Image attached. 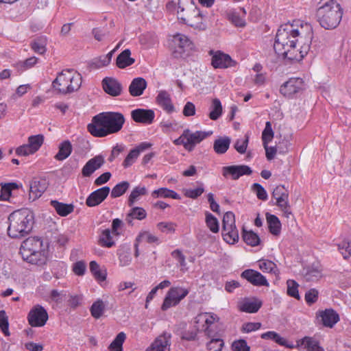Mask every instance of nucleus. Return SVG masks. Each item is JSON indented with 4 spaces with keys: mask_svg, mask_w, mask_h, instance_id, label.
I'll return each mask as SVG.
<instances>
[{
    "mask_svg": "<svg viewBox=\"0 0 351 351\" xmlns=\"http://www.w3.org/2000/svg\"><path fill=\"white\" fill-rule=\"evenodd\" d=\"M47 189L45 180H34L29 187V199L35 200L40 197Z\"/></svg>",
    "mask_w": 351,
    "mask_h": 351,
    "instance_id": "obj_20",
    "label": "nucleus"
},
{
    "mask_svg": "<svg viewBox=\"0 0 351 351\" xmlns=\"http://www.w3.org/2000/svg\"><path fill=\"white\" fill-rule=\"evenodd\" d=\"M147 83L146 80L141 77H136L132 80L129 86V93L132 97H138L143 94L146 89Z\"/></svg>",
    "mask_w": 351,
    "mask_h": 351,
    "instance_id": "obj_18",
    "label": "nucleus"
},
{
    "mask_svg": "<svg viewBox=\"0 0 351 351\" xmlns=\"http://www.w3.org/2000/svg\"><path fill=\"white\" fill-rule=\"evenodd\" d=\"M132 119L137 123L150 124L154 119V112L152 110L138 108L131 112Z\"/></svg>",
    "mask_w": 351,
    "mask_h": 351,
    "instance_id": "obj_14",
    "label": "nucleus"
},
{
    "mask_svg": "<svg viewBox=\"0 0 351 351\" xmlns=\"http://www.w3.org/2000/svg\"><path fill=\"white\" fill-rule=\"evenodd\" d=\"M90 270L97 280L104 281L106 280V271H101L96 261H93L90 263Z\"/></svg>",
    "mask_w": 351,
    "mask_h": 351,
    "instance_id": "obj_44",
    "label": "nucleus"
},
{
    "mask_svg": "<svg viewBox=\"0 0 351 351\" xmlns=\"http://www.w3.org/2000/svg\"><path fill=\"white\" fill-rule=\"evenodd\" d=\"M173 42L178 45V48L183 51L192 49L193 45L190 39L185 35L177 34L173 36Z\"/></svg>",
    "mask_w": 351,
    "mask_h": 351,
    "instance_id": "obj_29",
    "label": "nucleus"
},
{
    "mask_svg": "<svg viewBox=\"0 0 351 351\" xmlns=\"http://www.w3.org/2000/svg\"><path fill=\"white\" fill-rule=\"evenodd\" d=\"M242 237L247 245L252 247L259 245L261 242L258 235L252 230L247 231L243 229Z\"/></svg>",
    "mask_w": 351,
    "mask_h": 351,
    "instance_id": "obj_33",
    "label": "nucleus"
},
{
    "mask_svg": "<svg viewBox=\"0 0 351 351\" xmlns=\"http://www.w3.org/2000/svg\"><path fill=\"white\" fill-rule=\"evenodd\" d=\"M209 54L212 56L211 65L215 69H226L236 65V62L228 54L221 51L210 50Z\"/></svg>",
    "mask_w": 351,
    "mask_h": 351,
    "instance_id": "obj_8",
    "label": "nucleus"
},
{
    "mask_svg": "<svg viewBox=\"0 0 351 351\" xmlns=\"http://www.w3.org/2000/svg\"><path fill=\"white\" fill-rule=\"evenodd\" d=\"M190 12L192 19L186 20L189 22V25L195 29H204L206 25L203 23V16L200 11L195 7H191Z\"/></svg>",
    "mask_w": 351,
    "mask_h": 351,
    "instance_id": "obj_22",
    "label": "nucleus"
},
{
    "mask_svg": "<svg viewBox=\"0 0 351 351\" xmlns=\"http://www.w3.org/2000/svg\"><path fill=\"white\" fill-rule=\"evenodd\" d=\"M131 51L130 49H126L123 50L120 54L118 55L116 59V65L120 69H124L134 63V58L130 57Z\"/></svg>",
    "mask_w": 351,
    "mask_h": 351,
    "instance_id": "obj_24",
    "label": "nucleus"
},
{
    "mask_svg": "<svg viewBox=\"0 0 351 351\" xmlns=\"http://www.w3.org/2000/svg\"><path fill=\"white\" fill-rule=\"evenodd\" d=\"M156 101L168 113L174 111V106L171 103L170 95L167 91H160L156 97Z\"/></svg>",
    "mask_w": 351,
    "mask_h": 351,
    "instance_id": "obj_21",
    "label": "nucleus"
},
{
    "mask_svg": "<svg viewBox=\"0 0 351 351\" xmlns=\"http://www.w3.org/2000/svg\"><path fill=\"white\" fill-rule=\"evenodd\" d=\"M241 276L254 286H269L265 277L256 270L251 269H245L241 273Z\"/></svg>",
    "mask_w": 351,
    "mask_h": 351,
    "instance_id": "obj_11",
    "label": "nucleus"
},
{
    "mask_svg": "<svg viewBox=\"0 0 351 351\" xmlns=\"http://www.w3.org/2000/svg\"><path fill=\"white\" fill-rule=\"evenodd\" d=\"M287 294L298 300H300V296L298 293L299 285L294 280H288L287 281Z\"/></svg>",
    "mask_w": 351,
    "mask_h": 351,
    "instance_id": "obj_50",
    "label": "nucleus"
},
{
    "mask_svg": "<svg viewBox=\"0 0 351 351\" xmlns=\"http://www.w3.org/2000/svg\"><path fill=\"white\" fill-rule=\"evenodd\" d=\"M99 244L106 247H111L114 245L115 243L112 239L110 229H106L101 232L99 239Z\"/></svg>",
    "mask_w": 351,
    "mask_h": 351,
    "instance_id": "obj_39",
    "label": "nucleus"
},
{
    "mask_svg": "<svg viewBox=\"0 0 351 351\" xmlns=\"http://www.w3.org/2000/svg\"><path fill=\"white\" fill-rule=\"evenodd\" d=\"M322 277V270L317 267H308L304 274V278L308 282H317Z\"/></svg>",
    "mask_w": 351,
    "mask_h": 351,
    "instance_id": "obj_32",
    "label": "nucleus"
},
{
    "mask_svg": "<svg viewBox=\"0 0 351 351\" xmlns=\"http://www.w3.org/2000/svg\"><path fill=\"white\" fill-rule=\"evenodd\" d=\"M222 231L223 239L228 243L234 244L239 241V233L236 226L234 228L230 227V229L222 230Z\"/></svg>",
    "mask_w": 351,
    "mask_h": 351,
    "instance_id": "obj_38",
    "label": "nucleus"
},
{
    "mask_svg": "<svg viewBox=\"0 0 351 351\" xmlns=\"http://www.w3.org/2000/svg\"><path fill=\"white\" fill-rule=\"evenodd\" d=\"M169 294L172 297L173 300H176V302H180L183 298H184L189 293V290L182 287H172L169 291Z\"/></svg>",
    "mask_w": 351,
    "mask_h": 351,
    "instance_id": "obj_40",
    "label": "nucleus"
},
{
    "mask_svg": "<svg viewBox=\"0 0 351 351\" xmlns=\"http://www.w3.org/2000/svg\"><path fill=\"white\" fill-rule=\"evenodd\" d=\"M147 194V189L145 187H135L132 191L131 192L129 198H128V205L129 206H132L134 203L138 199V197L141 195H145Z\"/></svg>",
    "mask_w": 351,
    "mask_h": 351,
    "instance_id": "obj_48",
    "label": "nucleus"
},
{
    "mask_svg": "<svg viewBox=\"0 0 351 351\" xmlns=\"http://www.w3.org/2000/svg\"><path fill=\"white\" fill-rule=\"evenodd\" d=\"M119 257L121 266L128 265L132 261L130 247H125V250H124L123 248L121 249L119 253Z\"/></svg>",
    "mask_w": 351,
    "mask_h": 351,
    "instance_id": "obj_54",
    "label": "nucleus"
},
{
    "mask_svg": "<svg viewBox=\"0 0 351 351\" xmlns=\"http://www.w3.org/2000/svg\"><path fill=\"white\" fill-rule=\"evenodd\" d=\"M272 196L277 200L280 199L281 197H289V193L287 189L285 187L284 185L277 186L273 193Z\"/></svg>",
    "mask_w": 351,
    "mask_h": 351,
    "instance_id": "obj_62",
    "label": "nucleus"
},
{
    "mask_svg": "<svg viewBox=\"0 0 351 351\" xmlns=\"http://www.w3.org/2000/svg\"><path fill=\"white\" fill-rule=\"evenodd\" d=\"M38 59L36 57H31L26 59L23 62H19L16 63V66L19 71H23L27 69L32 67L37 62Z\"/></svg>",
    "mask_w": 351,
    "mask_h": 351,
    "instance_id": "obj_56",
    "label": "nucleus"
},
{
    "mask_svg": "<svg viewBox=\"0 0 351 351\" xmlns=\"http://www.w3.org/2000/svg\"><path fill=\"white\" fill-rule=\"evenodd\" d=\"M44 137L41 134L31 136L28 138V145L33 151L37 152L43 143Z\"/></svg>",
    "mask_w": 351,
    "mask_h": 351,
    "instance_id": "obj_53",
    "label": "nucleus"
},
{
    "mask_svg": "<svg viewBox=\"0 0 351 351\" xmlns=\"http://www.w3.org/2000/svg\"><path fill=\"white\" fill-rule=\"evenodd\" d=\"M19 186L16 183L10 182L6 183L1 186L0 199L1 200H9L12 191L15 189H18Z\"/></svg>",
    "mask_w": 351,
    "mask_h": 351,
    "instance_id": "obj_41",
    "label": "nucleus"
},
{
    "mask_svg": "<svg viewBox=\"0 0 351 351\" xmlns=\"http://www.w3.org/2000/svg\"><path fill=\"white\" fill-rule=\"evenodd\" d=\"M35 243L36 245H41V242L39 239L35 240L34 238L27 239L22 245L21 253L23 258L28 263L34 265H41L45 263V258L43 257L41 252L33 248L31 245Z\"/></svg>",
    "mask_w": 351,
    "mask_h": 351,
    "instance_id": "obj_6",
    "label": "nucleus"
},
{
    "mask_svg": "<svg viewBox=\"0 0 351 351\" xmlns=\"http://www.w3.org/2000/svg\"><path fill=\"white\" fill-rule=\"evenodd\" d=\"M224 343L221 339H212L207 343V348L209 351H221Z\"/></svg>",
    "mask_w": 351,
    "mask_h": 351,
    "instance_id": "obj_58",
    "label": "nucleus"
},
{
    "mask_svg": "<svg viewBox=\"0 0 351 351\" xmlns=\"http://www.w3.org/2000/svg\"><path fill=\"white\" fill-rule=\"evenodd\" d=\"M124 123V116L120 112H101L93 117L87 129L93 136L104 137L119 132Z\"/></svg>",
    "mask_w": 351,
    "mask_h": 351,
    "instance_id": "obj_2",
    "label": "nucleus"
},
{
    "mask_svg": "<svg viewBox=\"0 0 351 351\" xmlns=\"http://www.w3.org/2000/svg\"><path fill=\"white\" fill-rule=\"evenodd\" d=\"M110 187L104 186L91 193L86 200V204L89 207H93L101 204L108 195Z\"/></svg>",
    "mask_w": 351,
    "mask_h": 351,
    "instance_id": "obj_12",
    "label": "nucleus"
},
{
    "mask_svg": "<svg viewBox=\"0 0 351 351\" xmlns=\"http://www.w3.org/2000/svg\"><path fill=\"white\" fill-rule=\"evenodd\" d=\"M48 318L47 311L39 304L34 306L27 315V321L32 327L44 326Z\"/></svg>",
    "mask_w": 351,
    "mask_h": 351,
    "instance_id": "obj_7",
    "label": "nucleus"
},
{
    "mask_svg": "<svg viewBox=\"0 0 351 351\" xmlns=\"http://www.w3.org/2000/svg\"><path fill=\"white\" fill-rule=\"evenodd\" d=\"M82 84V76L71 69L63 70L52 82V87L58 94L67 95L77 91Z\"/></svg>",
    "mask_w": 351,
    "mask_h": 351,
    "instance_id": "obj_5",
    "label": "nucleus"
},
{
    "mask_svg": "<svg viewBox=\"0 0 351 351\" xmlns=\"http://www.w3.org/2000/svg\"><path fill=\"white\" fill-rule=\"evenodd\" d=\"M204 191V189L203 187V184L200 183V186L195 189H184L183 193L184 196L191 198L196 199L199 197Z\"/></svg>",
    "mask_w": 351,
    "mask_h": 351,
    "instance_id": "obj_55",
    "label": "nucleus"
},
{
    "mask_svg": "<svg viewBox=\"0 0 351 351\" xmlns=\"http://www.w3.org/2000/svg\"><path fill=\"white\" fill-rule=\"evenodd\" d=\"M338 249L345 259L351 256V243L343 241L341 243L338 244Z\"/></svg>",
    "mask_w": 351,
    "mask_h": 351,
    "instance_id": "obj_61",
    "label": "nucleus"
},
{
    "mask_svg": "<svg viewBox=\"0 0 351 351\" xmlns=\"http://www.w3.org/2000/svg\"><path fill=\"white\" fill-rule=\"evenodd\" d=\"M102 86L104 91L112 97L120 95L123 89L121 84L117 80L109 77L102 80Z\"/></svg>",
    "mask_w": 351,
    "mask_h": 351,
    "instance_id": "obj_13",
    "label": "nucleus"
},
{
    "mask_svg": "<svg viewBox=\"0 0 351 351\" xmlns=\"http://www.w3.org/2000/svg\"><path fill=\"white\" fill-rule=\"evenodd\" d=\"M323 325L326 327L332 328L339 321L338 313L332 308H327L319 312Z\"/></svg>",
    "mask_w": 351,
    "mask_h": 351,
    "instance_id": "obj_17",
    "label": "nucleus"
},
{
    "mask_svg": "<svg viewBox=\"0 0 351 351\" xmlns=\"http://www.w3.org/2000/svg\"><path fill=\"white\" fill-rule=\"evenodd\" d=\"M300 35L301 32L298 29H294L292 25L286 24L280 26L278 29L274 44L275 53L289 61L302 60V55H300L299 50L295 49V45L298 40H291Z\"/></svg>",
    "mask_w": 351,
    "mask_h": 351,
    "instance_id": "obj_1",
    "label": "nucleus"
},
{
    "mask_svg": "<svg viewBox=\"0 0 351 351\" xmlns=\"http://www.w3.org/2000/svg\"><path fill=\"white\" fill-rule=\"evenodd\" d=\"M130 184L127 181H123L117 184L113 187L111 191V197L114 198L121 196L126 192Z\"/></svg>",
    "mask_w": 351,
    "mask_h": 351,
    "instance_id": "obj_46",
    "label": "nucleus"
},
{
    "mask_svg": "<svg viewBox=\"0 0 351 351\" xmlns=\"http://www.w3.org/2000/svg\"><path fill=\"white\" fill-rule=\"evenodd\" d=\"M302 345H304L308 351H324V348L319 346V341L313 337H304L302 339Z\"/></svg>",
    "mask_w": 351,
    "mask_h": 351,
    "instance_id": "obj_37",
    "label": "nucleus"
},
{
    "mask_svg": "<svg viewBox=\"0 0 351 351\" xmlns=\"http://www.w3.org/2000/svg\"><path fill=\"white\" fill-rule=\"evenodd\" d=\"M51 205L54 208L57 213L62 217L71 213L74 210V206L71 204H64L57 200H51Z\"/></svg>",
    "mask_w": 351,
    "mask_h": 351,
    "instance_id": "obj_27",
    "label": "nucleus"
},
{
    "mask_svg": "<svg viewBox=\"0 0 351 351\" xmlns=\"http://www.w3.org/2000/svg\"><path fill=\"white\" fill-rule=\"evenodd\" d=\"M104 158L102 156H96L90 159L83 167L82 173L84 177L90 176L95 171L99 169L104 163Z\"/></svg>",
    "mask_w": 351,
    "mask_h": 351,
    "instance_id": "obj_15",
    "label": "nucleus"
},
{
    "mask_svg": "<svg viewBox=\"0 0 351 351\" xmlns=\"http://www.w3.org/2000/svg\"><path fill=\"white\" fill-rule=\"evenodd\" d=\"M234 226L236 225L234 213L231 211L226 212L222 220V230L230 229V227L234 228Z\"/></svg>",
    "mask_w": 351,
    "mask_h": 351,
    "instance_id": "obj_51",
    "label": "nucleus"
},
{
    "mask_svg": "<svg viewBox=\"0 0 351 351\" xmlns=\"http://www.w3.org/2000/svg\"><path fill=\"white\" fill-rule=\"evenodd\" d=\"M266 219L269 232L275 236L278 235L281 230V223L279 219L276 215L269 213H266Z\"/></svg>",
    "mask_w": 351,
    "mask_h": 351,
    "instance_id": "obj_26",
    "label": "nucleus"
},
{
    "mask_svg": "<svg viewBox=\"0 0 351 351\" xmlns=\"http://www.w3.org/2000/svg\"><path fill=\"white\" fill-rule=\"evenodd\" d=\"M342 15V8L335 0L326 1L316 12L317 20L325 29H335L339 25Z\"/></svg>",
    "mask_w": 351,
    "mask_h": 351,
    "instance_id": "obj_4",
    "label": "nucleus"
},
{
    "mask_svg": "<svg viewBox=\"0 0 351 351\" xmlns=\"http://www.w3.org/2000/svg\"><path fill=\"white\" fill-rule=\"evenodd\" d=\"M318 295L319 291L316 289H311L305 294V300L308 304L311 305L317 302Z\"/></svg>",
    "mask_w": 351,
    "mask_h": 351,
    "instance_id": "obj_63",
    "label": "nucleus"
},
{
    "mask_svg": "<svg viewBox=\"0 0 351 351\" xmlns=\"http://www.w3.org/2000/svg\"><path fill=\"white\" fill-rule=\"evenodd\" d=\"M222 114V106L219 99L215 98L212 101L209 118L211 120H217Z\"/></svg>",
    "mask_w": 351,
    "mask_h": 351,
    "instance_id": "obj_36",
    "label": "nucleus"
},
{
    "mask_svg": "<svg viewBox=\"0 0 351 351\" xmlns=\"http://www.w3.org/2000/svg\"><path fill=\"white\" fill-rule=\"evenodd\" d=\"M232 348L234 351H250V347L244 339L234 341L232 344Z\"/></svg>",
    "mask_w": 351,
    "mask_h": 351,
    "instance_id": "obj_64",
    "label": "nucleus"
},
{
    "mask_svg": "<svg viewBox=\"0 0 351 351\" xmlns=\"http://www.w3.org/2000/svg\"><path fill=\"white\" fill-rule=\"evenodd\" d=\"M152 196L154 198L158 197H171L175 199H180L181 197L176 192L167 188H160L152 192Z\"/></svg>",
    "mask_w": 351,
    "mask_h": 351,
    "instance_id": "obj_30",
    "label": "nucleus"
},
{
    "mask_svg": "<svg viewBox=\"0 0 351 351\" xmlns=\"http://www.w3.org/2000/svg\"><path fill=\"white\" fill-rule=\"evenodd\" d=\"M186 131H187L186 136L189 143L188 144L189 145L188 148L189 152L193 151L196 144L199 143L202 141L212 134V132H205L197 131L192 133L189 130H186Z\"/></svg>",
    "mask_w": 351,
    "mask_h": 351,
    "instance_id": "obj_19",
    "label": "nucleus"
},
{
    "mask_svg": "<svg viewBox=\"0 0 351 351\" xmlns=\"http://www.w3.org/2000/svg\"><path fill=\"white\" fill-rule=\"evenodd\" d=\"M262 302L256 298L253 300H245L240 306L239 310L242 312L254 313H256L262 306Z\"/></svg>",
    "mask_w": 351,
    "mask_h": 351,
    "instance_id": "obj_25",
    "label": "nucleus"
},
{
    "mask_svg": "<svg viewBox=\"0 0 351 351\" xmlns=\"http://www.w3.org/2000/svg\"><path fill=\"white\" fill-rule=\"evenodd\" d=\"M138 150L134 149L130 150V152H129V154H128V156H126L123 162V166L125 168L129 167L134 163V162L138 157Z\"/></svg>",
    "mask_w": 351,
    "mask_h": 351,
    "instance_id": "obj_60",
    "label": "nucleus"
},
{
    "mask_svg": "<svg viewBox=\"0 0 351 351\" xmlns=\"http://www.w3.org/2000/svg\"><path fill=\"white\" fill-rule=\"evenodd\" d=\"M104 310L105 305L103 301L98 300L90 307L91 315L95 319H99L102 315Z\"/></svg>",
    "mask_w": 351,
    "mask_h": 351,
    "instance_id": "obj_45",
    "label": "nucleus"
},
{
    "mask_svg": "<svg viewBox=\"0 0 351 351\" xmlns=\"http://www.w3.org/2000/svg\"><path fill=\"white\" fill-rule=\"evenodd\" d=\"M72 145L69 140L62 141L58 146V152L54 156V158L59 161H62L67 158L72 152Z\"/></svg>",
    "mask_w": 351,
    "mask_h": 351,
    "instance_id": "obj_23",
    "label": "nucleus"
},
{
    "mask_svg": "<svg viewBox=\"0 0 351 351\" xmlns=\"http://www.w3.org/2000/svg\"><path fill=\"white\" fill-rule=\"evenodd\" d=\"M192 5L184 8L180 5V3H178V19L180 20L183 23L189 25V22L186 21L192 19V15L190 14L191 11Z\"/></svg>",
    "mask_w": 351,
    "mask_h": 351,
    "instance_id": "obj_43",
    "label": "nucleus"
},
{
    "mask_svg": "<svg viewBox=\"0 0 351 351\" xmlns=\"http://www.w3.org/2000/svg\"><path fill=\"white\" fill-rule=\"evenodd\" d=\"M252 173L251 168L244 165L226 166L222 168V175L226 178L230 176L234 180L244 175L250 176Z\"/></svg>",
    "mask_w": 351,
    "mask_h": 351,
    "instance_id": "obj_10",
    "label": "nucleus"
},
{
    "mask_svg": "<svg viewBox=\"0 0 351 351\" xmlns=\"http://www.w3.org/2000/svg\"><path fill=\"white\" fill-rule=\"evenodd\" d=\"M147 216L145 210L141 207H134L130 210V212L126 216V221L132 225V219H136L142 220Z\"/></svg>",
    "mask_w": 351,
    "mask_h": 351,
    "instance_id": "obj_31",
    "label": "nucleus"
},
{
    "mask_svg": "<svg viewBox=\"0 0 351 351\" xmlns=\"http://www.w3.org/2000/svg\"><path fill=\"white\" fill-rule=\"evenodd\" d=\"M276 205L283 212L285 216L287 218H289L290 215H292V213L291 210V206L289 203L288 198L281 197L280 199H277Z\"/></svg>",
    "mask_w": 351,
    "mask_h": 351,
    "instance_id": "obj_52",
    "label": "nucleus"
},
{
    "mask_svg": "<svg viewBox=\"0 0 351 351\" xmlns=\"http://www.w3.org/2000/svg\"><path fill=\"white\" fill-rule=\"evenodd\" d=\"M258 267L263 272H268L275 275H278L279 274V269H278L276 265L274 262L269 260H259Z\"/></svg>",
    "mask_w": 351,
    "mask_h": 351,
    "instance_id": "obj_34",
    "label": "nucleus"
},
{
    "mask_svg": "<svg viewBox=\"0 0 351 351\" xmlns=\"http://www.w3.org/2000/svg\"><path fill=\"white\" fill-rule=\"evenodd\" d=\"M274 138V132L271 128V124L267 121L265 124V128L262 133V141L263 147H267V145Z\"/></svg>",
    "mask_w": 351,
    "mask_h": 351,
    "instance_id": "obj_49",
    "label": "nucleus"
},
{
    "mask_svg": "<svg viewBox=\"0 0 351 351\" xmlns=\"http://www.w3.org/2000/svg\"><path fill=\"white\" fill-rule=\"evenodd\" d=\"M231 140L229 137H220L214 141L213 149L218 154H223L227 152L230 145Z\"/></svg>",
    "mask_w": 351,
    "mask_h": 351,
    "instance_id": "obj_28",
    "label": "nucleus"
},
{
    "mask_svg": "<svg viewBox=\"0 0 351 351\" xmlns=\"http://www.w3.org/2000/svg\"><path fill=\"white\" fill-rule=\"evenodd\" d=\"M34 219L33 212L27 208L14 211L8 217V235L14 239L26 236L32 229Z\"/></svg>",
    "mask_w": 351,
    "mask_h": 351,
    "instance_id": "obj_3",
    "label": "nucleus"
},
{
    "mask_svg": "<svg viewBox=\"0 0 351 351\" xmlns=\"http://www.w3.org/2000/svg\"><path fill=\"white\" fill-rule=\"evenodd\" d=\"M125 338L126 335L123 332H119L110 344L108 347L110 351H123V343Z\"/></svg>",
    "mask_w": 351,
    "mask_h": 351,
    "instance_id": "obj_42",
    "label": "nucleus"
},
{
    "mask_svg": "<svg viewBox=\"0 0 351 351\" xmlns=\"http://www.w3.org/2000/svg\"><path fill=\"white\" fill-rule=\"evenodd\" d=\"M8 326L9 324L8 316L6 315L5 311L2 310L0 311V327L2 332L5 336L10 335Z\"/></svg>",
    "mask_w": 351,
    "mask_h": 351,
    "instance_id": "obj_59",
    "label": "nucleus"
},
{
    "mask_svg": "<svg viewBox=\"0 0 351 351\" xmlns=\"http://www.w3.org/2000/svg\"><path fill=\"white\" fill-rule=\"evenodd\" d=\"M206 223L211 232L214 233L219 232V225L217 219L208 212L206 213Z\"/></svg>",
    "mask_w": 351,
    "mask_h": 351,
    "instance_id": "obj_47",
    "label": "nucleus"
},
{
    "mask_svg": "<svg viewBox=\"0 0 351 351\" xmlns=\"http://www.w3.org/2000/svg\"><path fill=\"white\" fill-rule=\"evenodd\" d=\"M136 239L137 240V242L139 243L145 240L149 243H156L158 241V237L147 231L141 232L136 238Z\"/></svg>",
    "mask_w": 351,
    "mask_h": 351,
    "instance_id": "obj_57",
    "label": "nucleus"
},
{
    "mask_svg": "<svg viewBox=\"0 0 351 351\" xmlns=\"http://www.w3.org/2000/svg\"><path fill=\"white\" fill-rule=\"evenodd\" d=\"M170 334L164 332L156 339V340L152 343L150 348L146 351H169V348L168 346H170Z\"/></svg>",
    "mask_w": 351,
    "mask_h": 351,
    "instance_id": "obj_16",
    "label": "nucleus"
},
{
    "mask_svg": "<svg viewBox=\"0 0 351 351\" xmlns=\"http://www.w3.org/2000/svg\"><path fill=\"white\" fill-rule=\"evenodd\" d=\"M47 38L45 36H39L31 43L32 50L38 53L43 54L46 51Z\"/></svg>",
    "mask_w": 351,
    "mask_h": 351,
    "instance_id": "obj_35",
    "label": "nucleus"
},
{
    "mask_svg": "<svg viewBox=\"0 0 351 351\" xmlns=\"http://www.w3.org/2000/svg\"><path fill=\"white\" fill-rule=\"evenodd\" d=\"M304 89V82L302 78H291L284 83L280 88V92L284 96L291 97Z\"/></svg>",
    "mask_w": 351,
    "mask_h": 351,
    "instance_id": "obj_9",
    "label": "nucleus"
}]
</instances>
